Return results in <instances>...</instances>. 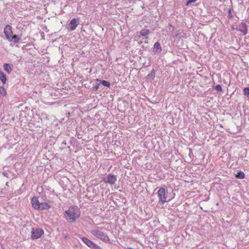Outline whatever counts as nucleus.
I'll return each instance as SVG.
<instances>
[{
    "label": "nucleus",
    "mask_w": 249,
    "mask_h": 249,
    "mask_svg": "<svg viewBox=\"0 0 249 249\" xmlns=\"http://www.w3.org/2000/svg\"><path fill=\"white\" fill-rule=\"evenodd\" d=\"M78 212L76 206L70 207L69 209L65 212V217L69 222H74L78 216L77 213Z\"/></svg>",
    "instance_id": "nucleus-1"
},
{
    "label": "nucleus",
    "mask_w": 249,
    "mask_h": 249,
    "mask_svg": "<svg viewBox=\"0 0 249 249\" xmlns=\"http://www.w3.org/2000/svg\"><path fill=\"white\" fill-rule=\"evenodd\" d=\"M20 39V38L17 35H13V34L10 36V38L9 39H8V40L14 43H17L19 42Z\"/></svg>",
    "instance_id": "nucleus-13"
},
{
    "label": "nucleus",
    "mask_w": 249,
    "mask_h": 249,
    "mask_svg": "<svg viewBox=\"0 0 249 249\" xmlns=\"http://www.w3.org/2000/svg\"><path fill=\"white\" fill-rule=\"evenodd\" d=\"M215 89L218 92H221L222 91V89L220 85H217L215 87Z\"/></svg>",
    "instance_id": "nucleus-22"
},
{
    "label": "nucleus",
    "mask_w": 249,
    "mask_h": 249,
    "mask_svg": "<svg viewBox=\"0 0 249 249\" xmlns=\"http://www.w3.org/2000/svg\"><path fill=\"white\" fill-rule=\"evenodd\" d=\"M236 177L239 179H243L245 178V174L242 171H239L236 174Z\"/></svg>",
    "instance_id": "nucleus-17"
},
{
    "label": "nucleus",
    "mask_w": 249,
    "mask_h": 249,
    "mask_svg": "<svg viewBox=\"0 0 249 249\" xmlns=\"http://www.w3.org/2000/svg\"><path fill=\"white\" fill-rule=\"evenodd\" d=\"M244 95L248 98H249V87L244 88L243 89Z\"/></svg>",
    "instance_id": "nucleus-18"
},
{
    "label": "nucleus",
    "mask_w": 249,
    "mask_h": 249,
    "mask_svg": "<svg viewBox=\"0 0 249 249\" xmlns=\"http://www.w3.org/2000/svg\"><path fill=\"white\" fill-rule=\"evenodd\" d=\"M4 70L10 74L12 71L13 65L11 64L5 63L3 66Z\"/></svg>",
    "instance_id": "nucleus-14"
},
{
    "label": "nucleus",
    "mask_w": 249,
    "mask_h": 249,
    "mask_svg": "<svg viewBox=\"0 0 249 249\" xmlns=\"http://www.w3.org/2000/svg\"><path fill=\"white\" fill-rule=\"evenodd\" d=\"M12 28L9 25H6L4 29V33L5 35L6 38L9 39L10 36L13 34Z\"/></svg>",
    "instance_id": "nucleus-7"
},
{
    "label": "nucleus",
    "mask_w": 249,
    "mask_h": 249,
    "mask_svg": "<svg viewBox=\"0 0 249 249\" xmlns=\"http://www.w3.org/2000/svg\"><path fill=\"white\" fill-rule=\"evenodd\" d=\"M232 17H233V16L231 14V9L230 8L228 11V17L229 18H232Z\"/></svg>",
    "instance_id": "nucleus-24"
},
{
    "label": "nucleus",
    "mask_w": 249,
    "mask_h": 249,
    "mask_svg": "<svg viewBox=\"0 0 249 249\" xmlns=\"http://www.w3.org/2000/svg\"><path fill=\"white\" fill-rule=\"evenodd\" d=\"M150 33V31L148 29H143L140 32V35L143 36V39H147L148 38V36Z\"/></svg>",
    "instance_id": "nucleus-11"
},
{
    "label": "nucleus",
    "mask_w": 249,
    "mask_h": 249,
    "mask_svg": "<svg viewBox=\"0 0 249 249\" xmlns=\"http://www.w3.org/2000/svg\"><path fill=\"white\" fill-rule=\"evenodd\" d=\"M96 84H97V85L96 86H95L92 87V90L93 91H96L99 89V85H98V82H97Z\"/></svg>",
    "instance_id": "nucleus-23"
},
{
    "label": "nucleus",
    "mask_w": 249,
    "mask_h": 249,
    "mask_svg": "<svg viewBox=\"0 0 249 249\" xmlns=\"http://www.w3.org/2000/svg\"><path fill=\"white\" fill-rule=\"evenodd\" d=\"M91 233L96 237L102 240L105 234L102 231L97 230H93L91 231Z\"/></svg>",
    "instance_id": "nucleus-8"
},
{
    "label": "nucleus",
    "mask_w": 249,
    "mask_h": 249,
    "mask_svg": "<svg viewBox=\"0 0 249 249\" xmlns=\"http://www.w3.org/2000/svg\"><path fill=\"white\" fill-rule=\"evenodd\" d=\"M102 240H103L104 242H105L106 243H110V240L109 237L106 234H105L104 235V236L103 238V239H102Z\"/></svg>",
    "instance_id": "nucleus-19"
},
{
    "label": "nucleus",
    "mask_w": 249,
    "mask_h": 249,
    "mask_svg": "<svg viewBox=\"0 0 249 249\" xmlns=\"http://www.w3.org/2000/svg\"><path fill=\"white\" fill-rule=\"evenodd\" d=\"M104 181L106 183L113 184L117 180L116 176L112 174H108L107 177L103 179Z\"/></svg>",
    "instance_id": "nucleus-5"
},
{
    "label": "nucleus",
    "mask_w": 249,
    "mask_h": 249,
    "mask_svg": "<svg viewBox=\"0 0 249 249\" xmlns=\"http://www.w3.org/2000/svg\"><path fill=\"white\" fill-rule=\"evenodd\" d=\"M96 82H98V85L102 84L104 86L109 88L110 84L109 82L106 80H101L100 79H96Z\"/></svg>",
    "instance_id": "nucleus-15"
},
{
    "label": "nucleus",
    "mask_w": 249,
    "mask_h": 249,
    "mask_svg": "<svg viewBox=\"0 0 249 249\" xmlns=\"http://www.w3.org/2000/svg\"><path fill=\"white\" fill-rule=\"evenodd\" d=\"M78 18H73L71 21L70 23L67 25V28L69 31H73L78 25Z\"/></svg>",
    "instance_id": "nucleus-6"
},
{
    "label": "nucleus",
    "mask_w": 249,
    "mask_h": 249,
    "mask_svg": "<svg viewBox=\"0 0 249 249\" xmlns=\"http://www.w3.org/2000/svg\"><path fill=\"white\" fill-rule=\"evenodd\" d=\"M44 233V231L42 229H32L31 238L33 239L39 238Z\"/></svg>",
    "instance_id": "nucleus-3"
},
{
    "label": "nucleus",
    "mask_w": 249,
    "mask_h": 249,
    "mask_svg": "<svg viewBox=\"0 0 249 249\" xmlns=\"http://www.w3.org/2000/svg\"><path fill=\"white\" fill-rule=\"evenodd\" d=\"M81 239L82 241L91 249H102L100 246L95 244L86 237H82Z\"/></svg>",
    "instance_id": "nucleus-2"
},
{
    "label": "nucleus",
    "mask_w": 249,
    "mask_h": 249,
    "mask_svg": "<svg viewBox=\"0 0 249 249\" xmlns=\"http://www.w3.org/2000/svg\"><path fill=\"white\" fill-rule=\"evenodd\" d=\"M6 93L7 92L5 88L2 86H0V94L2 95H5Z\"/></svg>",
    "instance_id": "nucleus-20"
},
{
    "label": "nucleus",
    "mask_w": 249,
    "mask_h": 249,
    "mask_svg": "<svg viewBox=\"0 0 249 249\" xmlns=\"http://www.w3.org/2000/svg\"><path fill=\"white\" fill-rule=\"evenodd\" d=\"M158 196L160 197V202H161L162 203H164L167 201L166 196V190L164 188H160L158 191Z\"/></svg>",
    "instance_id": "nucleus-4"
},
{
    "label": "nucleus",
    "mask_w": 249,
    "mask_h": 249,
    "mask_svg": "<svg viewBox=\"0 0 249 249\" xmlns=\"http://www.w3.org/2000/svg\"><path fill=\"white\" fill-rule=\"evenodd\" d=\"M155 72L154 70L151 71L150 73L148 75V77L149 78H152V79L154 78L155 77Z\"/></svg>",
    "instance_id": "nucleus-21"
},
{
    "label": "nucleus",
    "mask_w": 249,
    "mask_h": 249,
    "mask_svg": "<svg viewBox=\"0 0 249 249\" xmlns=\"http://www.w3.org/2000/svg\"><path fill=\"white\" fill-rule=\"evenodd\" d=\"M161 47L160 43L159 42L155 43L153 47V52L155 53H159L161 52Z\"/></svg>",
    "instance_id": "nucleus-12"
},
{
    "label": "nucleus",
    "mask_w": 249,
    "mask_h": 249,
    "mask_svg": "<svg viewBox=\"0 0 249 249\" xmlns=\"http://www.w3.org/2000/svg\"><path fill=\"white\" fill-rule=\"evenodd\" d=\"M50 208V205L47 203H40L39 210H48Z\"/></svg>",
    "instance_id": "nucleus-16"
},
{
    "label": "nucleus",
    "mask_w": 249,
    "mask_h": 249,
    "mask_svg": "<svg viewBox=\"0 0 249 249\" xmlns=\"http://www.w3.org/2000/svg\"><path fill=\"white\" fill-rule=\"evenodd\" d=\"M31 203L33 207L36 210H39V206L40 203L36 197H33L31 200Z\"/></svg>",
    "instance_id": "nucleus-10"
},
{
    "label": "nucleus",
    "mask_w": 249,
    "mask_h": 249,
    "mask_svg": "<svg viewBox=\"0 0 249 249\" xmlns=\"http://www.w3.org/2000/svg\"><path fill=\"white\" fill-rule=\"evenodd\" d=\"M134 249V248H127V249Z\"/></svg>",
    "instance_id": "nucleus-26"
},
{
    "label": "nucleus",
    "mask_w": 249,
    "mask_h": 249,
    "mask_svg": "<svg viewBox=\"0 0 249 249\" xmlns=\"http://www.w3.org/2000/svg\"><path fill=\"white\" fill-rule=\"evenodd\" d=\"M196 0H189L186 3V5L188 6L191 3L195 2Z\"/></svg>",
    "instance_id": "nucleus-25"
},
{
    "label": "nucleus",
    "mask_w": 249,
    "mask_h": 249,
    "mask_svg": "<svg viewBox=\"0 0 249 249\" xmlns=\"http://www.w3.org/2000/svg\"><path fill=\"white\" fill-rule=\"evenodd\" d=\"M238 30L240 32L242 33L244 35H245L248 33L247 25L244 22H241L238 26Z\"/></svg>",
    "instance_id": "nucleus-9"
}]
</instances>
